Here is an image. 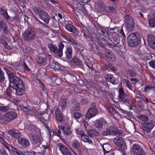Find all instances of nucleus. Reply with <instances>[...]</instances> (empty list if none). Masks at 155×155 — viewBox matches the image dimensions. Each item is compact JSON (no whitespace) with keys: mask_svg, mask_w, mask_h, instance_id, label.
<instances>
[{"mask_svg":"<svg viewBox=\"0 0 155 155\" xmlns=\"http://www.w3.org/2000/svg\"><path fill=\"white\" fill-rule=\"evenodd\" d=\"M57 146L63 155H72L70 150L63 144L58 143L57 144Z\"/></svg>","mask_w":155,"mask_h":155,"instance_id":"13","label":"nucleus"},{"mask_svg":"<svg viewBox=\"0 0 155 155\" xmlns=\"http://www.w3.org/2000/svg\"><path fill=\"white\" fill-rule=\"evenodd\" d=\"M139 118L143 121L145 122L147 121L149 119V117L145 115L140 114L139 116Z\"/></svg>","mask_w":155,"mask_h":155,"instance_id":"44","label":"nucleus"},{"mask_svg":"<svg viewBox=\"0 0 155 155\" xmlns=\"http://www.w3.org/2000/svg\"><path fill=\"white\" fill-rule=\"evenodd\" d=\"M75 132L77 135H79L81 136L84 133V132L83 130H80L78 128L76 129Z\"/></svg>","mask_w":155,"mask_h":155,"instance_id":"57","label":"nucleus"},{"mask_svg":"<svg viewBox=\"0 0 155 155\" xmlns=\"http://www.w3.org/2000/svg\"><path fill=\"white\" fill-rule=\"evenodd\" d=\"M69 42L72 45H77L78 44V42L72 38H71Z\"/></svg>","mask_w":155,"mask_h":155,"instance_id":"55","label":"nucleus"},{"mask_svg":"<svg viewBox=\"0 0 155 155\" xmlns=\"http://www.w3.org/2000/svg\"><path fill=\"white\" fill-rule=\"evenodd\" d=\"M73 117L76 119H78L81 116V114L78 112H73Z\"/></svg>","mask_w":155,"mask_h":155,"instance_id":"49","label":"nucleus"},{"mask_svg":"<svg viewBox=\"0 0 155 155\" xmlns=\"http://www.w3.org/2000/svg\"><path fill=\"white\" fill-rule=\"evenodd\" d=\"M120 136V134H119ZM114 142L122 150L127 149V147L125 141L123 138L120 136H117L113 140Z\"/></svg>","mask_w":155,"mask_h":155,"instance_id":"11","label":"nucleus"},{"mask_svg":"<svg viewBox=\"0 0 155 155\" xmlns=\"http://www.w3.org/2000/svg\"><path fill=\"white\" fill-rule=\"evenodd\" d=\"M77 6L79 7V6L80 7H81V8L80 9V10L82 11V12L84 14H87V10L85 8L83 5H82L80 4H78L77 5Z\"/></svg>","mask_w":155,"mask_h":155,"instance_id":"48","label":"nucleus"},{"mask_svg":"<svg viewBox=\"0 0 155 155\" xmlns=\"http://www.w3.org/2000/svg\"><path fill=\"white\" fill-rule=\"evenodd\" d=\"M32 140V143L35 146H38L40 144L41 141V138L39 136L35 134L30 133L28 134Z\"/></svg>","mask_w":155,"mask_h":155,"instance_id":"15","label":"nucleus"},{"mask_svg":"<svg viewBox=\"0 0 155 155\" xmlns=\"http://www.w3.org/2000/svg\"><path fill=\"white\" fill-rule=\"evenodd\" d=\"M123 83H124L127 87L129 89L132 91H133V88L131 83L127 79H123L122 80Z\"/></svg>","mask_w":155,"mask_h":155,"instance_id":"35","label":"nucleus"},{"mask_svg":"<svg viewBox=\"0 0 155 155\" xmlns=\"http://www.w3.org/2000/svg\"><path fill=\"white\" fill-rule=\"evenodd\" d=\"M0 27L3 30V33L7 34L8 33V28L6 23L3 21H0Z\"/></svg>","mask_w":155,"mask_h":155,"instance_id":"28","label":"nucleus"},{"mask_svg":"<svg viewBox=\"0 0 155 155\" xmlns=\"http://www.w3.org/2000/svg\"><path fill=\"white\" fill-rule=\"evenodd\" d=\"M2 45H3L4 48L8 50H11L13 48L12 46L8 45L6 42L4 43Z\"/></svg>","mask_w":155,"mask_h":155,"instance_id":"53","label":"nucleus"},{"mask_svg":"<svg viewBox=\"0 0 155 155\" xmlns=\"http://www.w3.org/2000/svg\"><path fill=\"white\" fill-rule=\"evenodd\" d=\"M98 110L97 106L95 103H92L91 107L88 110L86 113V117L87 118L90 119L95 117L97 113Z\"/></svg>","mask_w":155,"mask_h":155,"instance_id":"6","label":"nucleus"},{"mask_svg":"<svg viewBox=\"0 0 155 155\" xmlns=\"http://www.w3.org/2000/svg\"><path fill=\"white\" fill-rule=\"evenodd\" d=\"M106 69H110V70L114 72L117 71V69L116 67H114L111 64H108L106 66Z\"/></svg>","mask_w":155,"mask_h":155,"instance_id":"46","label":"nucleus"},{"mask_svg":"<svg viewBox=\"0 0 155 155\" xmlns=\"http://www.w3.org/2000/svg\"><path fill=\"white\" fill-rule=\"evenodd\" d=\"M17 116V115L16 113L13 111L9 112L5 114L4 119L5 121L9 122L15 119Z\"/></svg>","mask_w":155,"mask_h":155,"instance_id":"14","label":"nucleus"},{"mask_svg":"<svg viewBox=\"0 0 155 155\" xmlns=\"http://www.w3.org/2000/svg\"><path fill=\"white\" fill-rule=\"evenodd\" d=\"M155 125V122L152 120L149 119L147 121L144 122L143 125V131L147 133H150Z\"/></svg>","mask_w":155,"mask_h":155,"instance_id":"8","label":"nucleus"},{"mask_svg":"<svg viewBox=\"0 0 155 155\" xmlns=\"http://www.w3.org/2000/svg\"><path fill=\"white\" fill-rule=\"evenodd\" d=\"M5 79V74L2 69L0 68V83H2Z\"/></svg>","mask_w":155,"mask_h":155,"instance_id":"43","label":"nucleus"},{"mask_svg":"<svg viewBox=\"0 0 155 155\" xmlns=\"http://www.w3.org/2000/svg\"><path fill=\"white\" fill-rule=\"evenodd\" d=\"M49 66L51 68L54 70H58L60 68V66L58 63L55 61L53 59L50 61Z\"/></svg>","mask_w":155,"mask_h":155,"instance_id":"30","label":"nucleus"},{"mask_svg":"<svg viewBox=\"0 0 155 155\" xmlns=\"http://www.w3.org/2000/svg\"><path fill=\"white\" fill-rule=\"evenodd\" d=\"M72 147L74 149H76L78 151L80 150V143L77 140H74L71 144Z\"/></svg>","mask_w":155,"mask_h":155,"instance_id":"33","label":"nucleus"},{"mask_svg":"<svg viewBox=\"0 0 155 155\" xmlns=\"http://www.w3.org/2000/svg\"><path fill=\"white\" fill-rule=\"evenodd\" d=\"M35 126L33 125L30 124L28 126V130L29 134L30 133L35 134Z\"/></svg>","mask_w":155,"mask_h":155,"instance_id":"41","label":"nucleus"},{"mask_svg":"<svg viewBox=\"0 0 155 155\" xmlns=\"http://www.w3.org/2000/svg\"><path fill=\"white\" fill-rule=\"evenodd\" d=\"M4 69L7 74L10 82L9 86L13 89L17 88L18 85L24 83L22 80L15 76L14 72L7 69L5 68Z\"/></svg>","mask_w":155,"mask_h":155,"instance_id":"1","label":"nucleus"},{"mask_svg":"<svg viewBox=\"0 0 155 155\" xmlns=\"http://www.w3.org/2000/svg\"><path fill=\"white\" fill-rule=\"evenodd\" d=\"M81 105H85L88 103L87 100L85 98H82L80 101Z\"/></svg>","mask_w":155,"mask_h":155,"instance_id":"63","label":"nucleus"},{"mask_svg":"<svg viewBox=\"0 0 155 155\" xmlns=\"http://www.w3.org/2000/svg\"><path fill=\"white\" fill-rule=\"evenodd\" d=\"M108 12H109L115 13L117 12L116 8L112 6H109L107 7Z\"/></svg>","mask_w":155,"mask_h":155,"instance_id":"45","label":"nucleus"},{"mask_svg":"<svg viewBox=\"0 0 155 155\" xmlns=\"http://www.w3.org/2000/svg\"><path fill=\"white\" fill-rule=\"evenodd\" d=\"M125 25L129 31L132 30L134 29L135 23L132 18L129 15H126L124 16Z\"/></svg>","mask_w":155,"mask_h":155,"instance_id":"7","label":"nucleus"},{"mask_svg":"<svg viewBox=\"0 0 155 155\" xmlns=\"http://www.w3.org/2000/svg\"><path fill=\"white\" fill-rule=\"evenodd\" d=\"M113 75L110 74H106L104 75V78L107 81L109 82L110 78Z\"/></svg>","mask_w":155,"mask_h":155,"instance_id":"56","label":"nucleus"},{"mask_svg":"<svg viewBox=\"0 0 155 155\" xmlns=\"http://www.w3.org/2000/svg\"><path fill=\"white\" fill-rule=\"evenodd\" d=\"M71 62L74 64L79 66H81L83 64L82 61L79 58L75 56L71 60Z\"/></svg>","mask_w":155,"mask_h":155,"instance_id":"29","label":"nucleus"},{"mask_svg":"<svg viewBox=\"0 0 155 155\" xmlns=\"http://www.w3.org/2000/svg\"><path fill=\"white\" fill-rule=\"evenodd\" d=\"M131 149L134 155H145L146 154L143 149L138 144H134Z\"/></svg>","mask_w":155,"mask_h":155,"instance_id":"10","label":"nucleus"},{"mask_svg":"<svg viewBox=\"0 0 155 155\" xmlns=\"http://www.w3.org/2000/svg\"><path fill=\"white\" fill-rule=\"evenodd\" d=\"M12 90L10 88H7L6 91H5V94L9 97H11V93L12 92Z\"/></svg>","mask_w":155,"mask_h":155,"instance_id":"60","label":"nucleus"},{"mask_svg":"<svg viewBox=\"0 0 155 155\" xmlns=\"http://www.w3.org/2000/svg\"><path fill=\"white\" fill-rule=\"evenodd\" d=\"M23 38L25 41L31 42L36 40L37 39L35 31L32 27H28L24 32L22 35Z\"/></svg>","mask_w":155,"mask_h":155,"instance_id":"2","label":"nucleus"},{"mask_svg":"<svg viewBox=\"0 0 155 155\" xmlns=\"http://www.w3.org/2000/svg\"><path fill=\"white\" fill-rule=\"evenodd\" d=\"M9 108L8 106H0V111L2 112H7L9 110Z\"/></svg>","mask_w":155,"mask_h":155,"instance_id":"47","label":"nucleus"},{"mask_svg":"<svg viewBox=\"0 0 155 155\" xmlns=\"http://www.w3.org/2000/svg\"><path fill=\"white\" fill-rule=\"evenodd\" d=\"M68 100L66 98H63L60 101L59 106L61 108L62 110H63L67 106Z\"/></svg>","mask_w":155,"mask_h":155,"instance_id":"31","label":"nucleus"},{"mask_svg":"<svg viewBox=\"0 0 155 155\" xmlns=\"http://www.w3.org/2000/svg\"><path fill=\"white\" fill-rule=\"evenodd\" d=\"M80 109V105L79 103L75 102V104L71 109V111L73 112L78 111Z\"/></svg>","mask_w":155,"mask_h":155,"instance_id":"42","label":"nucleus"},{"mask_svg":"<svg viewBox=\"0 0 155 155\" xmlns=\"http://www.w3.org/2000/svg\"><path fill=\"white\" fill-rule=\"evenodd\" d=\"M73 53L72 48L71 46H67L64 52L65 57L68 59L71 58Z\"/></svg>","mask_w":155,"mask_h":155,"instance_id":"24","label":"nucleus"},{"mask_svg":"<svg viewBox=\"0 0 155 155\" xmlns=\"http://www.w3.org/2000/svg\"><path fill=\"white\" fill-rule=\"evenodd\" d=\"M39 15L45 23L48 24L50 20V16L44 10H40Z\"/></svg>","mask_w":155,"mask_h":155,"instance_id":"16","label":"nucleus"},{"mask_svg":"<svg viewBox=\"0 0 155 155\" xmlns=\"http://www.w3.org/2000/svg\"><path fill=\"white\" fill-rule=\"evenodd\" d=\"M110 36L111 38V40L112 39L114 41L118 43V35L116 33L114 32H112L110 33Z\"/></svg>","mask_w":155,"mask_h":155,"instance_id":"37","label":"nucleus"},{"mask_svg":"<svg viewBox=\"0 0 155 155\" xmlns=\"http://www.w3.org/2000/svg\"><path fill=\"white\" fill-rule=\"evenodd\" d=\"M48 47L50 50L54 52L57 56L61 57L63 56V49L64 45L62 42H60L58 44V48L55 45H48Z\"/></svg>","mask_w":155,"mask_h":155,"instance_id":"4","label":"nucleus"},{"mask_svg":"<svg viewBox=\"0 0 155 155\" xmlns=\"http://www.w3.org/2000/svg\"><path fill=\"white\" fill-rule=\"evenodd\" d=\"M149 64L150 65V66L151 67H152L153 68L155 69V61L154 60H152L150 61Z\"/></svg>","mask_w":155,"mask_h":155,"instance_id":"62","label":"nucleus"},{"mask_svg":"<svg viewBox=\"0 0 155 155\" xmlns=\"http://www.w3.org/2000/svg\"><path fill=\"white\" fill-rule=\"evenodd\" d=\"M119 101L125 104H129V97L125 93L122 87H120L118 90Z\"/></svg>","mask_w":155,"mask_h":155,"instance_id":"5","label":"nucleus"},{"mask_svg":"<svg viewBox=\"0 0 155 155\" xmlns=\"http://www.w3.org/2000/svg\"><path fill=\"white\" fill-rule=\"evenodd\" d=\"M16 153L18 155H34L35 152H21L19 151H15Z\"/></svg>","mask_w":155,"mask_h":155,"instance_id":"39","label":"nucleus"},{"mask_svg":"<svg viewBox=\"0 0 155 155\" xmlns=\"http://www.w3.org/2000/svg\"><path fill=\"white\" fill-rule=\"evenodd\" d=\"M106 130L102 132V134L104 136L109 135H117L120 134L118 129L114 126H110Z\"/></svg>","mask_w":155,"mask_h":155,"instance_id":"9","label":"nucleus"},{"mask_svg":"<svg viewBox=\"0 0 155 155\" xmlns=\"http://www.w3.org/2000/svg\"><path fill=\"white\" fill-rule=\"evenodd\" d=\"M148 22L150 27L151 28L155 27V12L154 13L153 18H150L148 20Z\"/></svg>","mask_w":155,"mask_h":155,"instance_id":"36","label":"nucleus"},{"mask_svg":"<svg viewBox=\"0 0 155 155\" xmlns=\"http://www.w3.org/2000/svg\"><path fill=\"white\" fill-rule=\"evenodd\" d=\"M110 78L109 81L110 82L113 84H118V82L117 81H116L115 78L113 76H112L111 78Z\"/></svg>","mask_w":155,"mask_h":155,"instance_id":"52","label":"nucleus"},{"mask_svg":"<svg viewBox=\"0 0 155 155\" xmlns=\"http://www.w3.org/2000/svg\"><path fill=\"white\" fill-rule=\"evenodd\" d=\"M49 78L51 80L52 82L53 83L57 79V77L55 76L51 75L49 77Z\"/></svg>","mask_w":155,"mask_h":155,"instance_id":"59","label":"nucleus"},{"mask_svg":"<svg viewBox=\"0 0 155 155\" xmlns=\"http://www.w3.org/2000/svg\"><path fill=\"white\" fill-rule=\"evenodd\" d=\"M105 6L103 3L99 5L97 7V11L100 13H103L105 11Z\"/></svg>","mask_w":155,"mask_h":155,"instance_id":"40","label":"nucleus"},{"mask_svg":"<svg viewBox=\"0 0 155 155\" xmlns=\"http://www.w3.org/2000/svg\"><path fill=\"white\" fill-rule=\"evenodd\" d=\"M140 34L137 32L130 34L127 38L128 45L130 47H137L140 42Z\"/></svg>","mask_w":155,"mask_h":155,"instance_id":"3","label":"nucleus"},{"mask_svg":"<svg viewBox=\"0 0 155 155\" xmlns=\"http://www.w3.org/2000/svg\"><path fill=\"white\" fill-rule=\"evenodd\" d=\"M81 139L82 141L88 143H92V140L89 139V137L84 133L81 136Z\"/></svg>","mask_w":155,"mask_h":155,"instance_id":"34","label":"nucleus"},{"mask_svg":"<svg viewBox=\"0 0 155 155\" xmlns=\"http://www.w3.org/2000/svg\"><path fill=\"white\" fill-rule=\"evenodd\" d=\"M128 73L131 77H134L136 75V73L133 71L128 70Z\"/></svg>","mask_w":155,"mask_h":155,"instance_id":"58","label":"nucleus"},{"mask_svg":"<svg viewBox=\"0 0 155 155\" xmlns=\"http://www.w3.org/2000/svg\"><path fill=\"white\" fill-rule=\"evenodd\" d=\"M65 27L67 30L72 33H74L76 31L74 26L70 24H68Z\"/></svg>","mask_w":155,"mask_h":155,"instance_id":"38","label":"nucleus"},{"mask_svg":"<svg viewBox=\"0 0 155 155\" xmlns=\"http://www.w3.org/2000/svg\"><path fill=\"white\" fill-rule=\"evenodd\" d=\"M33 11L35 13H36L38 15H39V13L40 11V10H39V9L38 7H34L32 8Z\"/></svg>","mask_w":155,"mask_h":155,"instance_id":"64","label":"nucleus"},{"mask_svg":"<svg viewBox=\"0 0 155 155\" xmlns=\"http://www.w3.org/2000/svg\"><path fill=\"white\" fill-rule=\"evenodd\" d=\"M105 56L110 61H115V57L113 52L109 50L106 51Z\"/></svg>","mask_w":155,"mask_h":155,"instance_id":"26","label":"nucleus"},{"mask_svg":"<svg viewBox=\"0 0 155 155\" xmlns=\"http://www.w3.org/2000/svg\"><path fill=\"white\" fill-rule=\"evenodd\" d=\"M58 128L62 130L63 133L66 135H71L72 133V131L70 127H65L63 125H60L58 126Z\"/></svg>","mask_w":155,"mask_h":155,"instance_id":"21","label":"nucleus"},{"mask_svg":"<svg viewBox=\"0 0 155 155\" xmlns=\"http://www.w3.org/2000/svg\"><path fill=\"white\" fill-rule=\"evenodd\" d=\"M87 133L89 136L91 137L99 136V132L94 129H91L88 130Z\"/></svg>","mask_w":155,"mask_h":155,"instance_id":"32","label":"nucleus"},{"mask_svg":"<svg viewBox=\"0 0 155 155\" xmlns=\"http://www.w3.org/2000/svg\"><path fill=\"white\" fill-rule=\"evenodd\" d=\"M57 122L58 123L64 124L65 117L59 108H56L55 111Z\"/></svg>","mask_w":155,"mask_h":155,"instance_id":"12","label":"nucleus"},{"mask_svg":"<svg viewBox=\"0 0 155 155\" xmlns=\"http://www.w3.org/2000/svg\"><path fill=\"white\" fill-rule=\"evenodd\" d=\"M6 37L4 35H3L0 37V42L2 44L6 42L5 38Z\"/></svg>","mask_w":155,"mask_h":155,"instance_id":"61","label":"nucleus"},{"mask_svg":"<svg viewBox=\"0 0 155 155\" xmlns=\"http://www.w3.org/2000/svg\"><path fill=\"white\" fill-rule=\"evenodd\" d=\"M45 112H41L39 115V117L41 122L45 126V127L48 128V125L45 123L49 117V115L47 113L48 112V108L45 111Z\"/></svg>","mask_w":155,"mask_h":155,"instance_id":"17","label":"nucleus"},{"mask_svg":"<svg viewBox=\"0 0 155 155\" xmlns=\"http://www.w3.org/2000/svg\"><path fill=\"white\" fill-rule=\"evenodd\" d=\"M120 110L123 113L126 115V116L128 117H130L131 116L132 114H130V112H127V111L121 109H120Z\"/></svg>","mask_w":155,"mask_h":155,"instance_id":"51","label":"nucleus"},{"mask_svg":"<svg viewBox=\"0 0 155 155\" xmlns=\"http://www.w3.org/2000/svg\"><path fill=\"white\" fill-rule=\"evenodd\" d=\"M8 134L15 138L18 139L21 136V134L18 131L14 130H11L8 131Z\"/></svg>","mask_w":155,"mask_h":155,"instance_id":"23","label":"nucleus"},{"mask_svg":"<svg viewBox=\"0 0 155 155\" xmlns=\"http://www.w3.org/2000/svg\"><path fill=\"white\" fill-rule=\"evenodd\" d=\"M97 30L99 33L102 34L106 32V30L103 29L101 26H98L96 28Z\"/></svg>","mask_w":155,"mask_h":155,"instance_id":"50","label":"nucleus"},{"mask_svg":"<svg viewBox=\"0 0 155 155\" xmlns=\"http://www.w3.org/2000/svg\"><path fill=\"white\" fill-rule=\"evenodd\" d=\"M147 41L149 46L153 49L155 50V36L151 34L148 35Z\"/></svg>","mask_w":155,"mask_h":155,"instance_id":"18","label":"nucleus"},{"mask_svg":"<svg viewBox=\"0 0 155 155\" xmlns=\"http://www.w3.org/2000/svg\"><path fill=\"white\" fill-rule=\"evenodd\" d=\"M47 58L46 57H39L36 59L37 63L41 66H44L46 64Z\"/></svg>","mask_w":155,"mask_h":155,"instance_id":"27","label":"nucleus"},{"mask_svg":"<svg viewBox=\"0 0 155 155\" xmlns=\"http://www.w3.org/2000/svg\"><path fill=\"white\" fill-rule=\"evenodd\" d=\"M102 35H103L105 38H107L109 40H110L112 42V40H111V38L110 36V33L109 35L107 32L106 31V32L104 33H102Z\"/></svg>","mask_w":155,"mask_h":155,"instance_id":"54","label":"nucleus"},{"mask_svg":"<svg viewBox=\"0 0 155 155\" xmlns=\"http://www.w3.org/2000/svg\"><path fill=\"white\" fill-rule=\"evenodd\" d=\"M107 109L111 116L114 118H117L119 115V113L116 111L113 106L109 105L107 107Z\"/></svg>","mask_w":155,"mask_h":155,"instance_id":"20","label":"nucleus"},{"mask_svg":"<svg viewBox=\"0 0 155 155\" xmlns=\"http://www.w3.org/2000/svg\"><path fill=\"white\" fill-rule=\"evenodd\" d=\"M18 142L21 146L24 147H26L28 146L29 144L28 140L27 139L23 138H19L18 140Z\"/></svg>","mask_w":155,"mask_h":155,"instance_id":"22","label":"nucleus"},{"mask_svg":"<svg viewBox=\"0 0 155 155\" xmlns=\"http://www.w3.org/2000/svg\"><path fill=\"white\" fill-rule=\"evenodd\" d=\"M16 90V93L18 95H22L23 94L25 91V87L24 83L23 84H21L18 85Z\"/></svg>","mask_w":155,"mask_h":155,"instance_id":"25","label":"nucleus"},{"mask_svg":"<svg viewBox=\"0 0 155 155\" xmlns=\"http://www.w3.org/2000/svg\"><path fill=\"white\" fill-rule=\"evenodd\" d=\"M107 123V122L103 118H100L95 121L94 126L98 129H100L102 128L103 125H106Z\"/></svg>","mask_w":155,"mask_h":155,"instance_id":"19","label":"nucleus"}]
</instances>
